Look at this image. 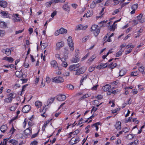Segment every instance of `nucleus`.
Here are the masks:
<instances>
[{
  "label": "nucleus",
  "mask_w": 145,
  "mask_h": 145,
  "mask_svg": "<svg viewBox=\"0 0 145 145\" xmlns=\"http://www.w3.org/2000/svg\"><path fill=\"white\" fill-rule=\"evenodd\" d=\"M80 140L79 137L77 135H75L70 140L69 143L71 145L75 144L78 143Z\"/></svg>",
  "instance_id": "f257e3e1"
},
{
  "label": "nucleus",
  "mask_w": 145,
  "mask_h": 145,
  "mask_svg": "<svg viewBox=\"0 0 145 145\" xmlns=\"http://www.w3.org/2000/svg\"><path fill=\"white\" fill-rule=\"evenodd\" d=\"M14 94V93L13 92L7 94L8 97L4 99V102L8 103H11L12 99L15 98Z\"/></svg>",
  "instance_id": "f03ea898"
},
{
  "label": "nucleus",
  "mask_w": 145,
  "mask_h": 145,
  "mask_svg": "<svg viewBox=\"0 0 145 145\" xmlns=\"http://www.w3.org/2000/svg\"><path fill=\"white\" fill-rule=\"evenodd\" d=\"M91 31L93 32L94 35L96 37L99 33L100 29L98 27V26L96 25H93L91 27Z\"/></svg>",
  "instance_id": "7ed1b4c3"
},
{
  "label": "nucleus",
  "mask_w": 145,
  "mask_h": 145,
  "mask_svg": "<svg viewBox=\"0 0 145 145\" xmlns=\"http://www.w3.org/2000/svg\"><path fill=\"white\" fill-rule=\"evenodd\" d=\"M0 15L2 18H11V15L7 11L1 10L0 12Z\"/></svg>",
  "instance_id": "20e7f679"
},
{
  "label": "nucleus",
  "mask_w": 145,
  "mask_h": 145,
  "mask_svg": "<svg viewBox=\"0 0 145 145\" xmlns=\"http://www.w3.org/2000/svg\"><path fill=\"white\" fill-rule=\"evenodd\" d=\"M86 68L85 67H82L80 68L77 69L76 72H75V75L78 76L81 74H83L84 73L86 70Z\"/></svg>",
  "instance_id": "39448f33"
},
{
  "label": "nucleus",
  "mask_w": 145,
  "mask_h": 145,
  "mask_svg": "<svg viewBox=\"0 0 145 145\" xmlns=\"http://www.w3.org/2000/svg\"><path fill=\"white\" fill-rule=\"evenodd\" d=\"M52 81L56 83H61L63 82L64 80L63 77L58 76L54 77L52 80Z\"/></svg>",
  "instance_id": "423d86ee"
},
{
  "label": "nucleus",
  "mask_w": 145,
  "mask_h": 145,
  "mask_svg": "<svg viewBox=\"0 0 145 145\" xmlns=\"http://www.w3.org/2000/svg\"><path fill=\"white\" fill-rule=\"evenodd\" d=\"M24 133L25 138H29L32 134V128L30 127L27 128L24 131Z\"/></svg>",
  "instance_id": "0eeeda50"
},
{
  "label": "nucleus",
  "mask_w": 145,
  "mask_h": 145,
  "mask_svg": "<svg viewBox=\"0 0 145 145\" xmlns=\"http://www.w3.org/2000/svg\"><path fill=\"white\" fill-rule=\"evenodd\" d=\"M67 42L68 45L70 47V50L71 51H72L74 49V46L72 38L71 36H69L68 38Z\"/></svg>",
  "instance_id": "6e6552de"
},
{
  "label": "nucleus",
  "mask_w": 145,
  "mask_h": 145,
  "mask_svg": "<svg viewBox=\"0 0 145 145\" xmlns=\"http://www.w3.org/2000/svg\"><path fill=\"white\" fill-rule=\"evenodd\" d=\"M31 107L29 105H24L22 110V112L24 113H27L31 110Z\"/></svg>",
  "instance_id": "1a4fd4ad"
},
{
  "label": "nucleus",
  "mask_w": 145,
  "mask_h": 145,
  "mask_svg": "<svg viewBox=\"0 0 145 145\" xmlns=\"http://www.w3.org/2000/svg\"><path fill=\"white\" fill-rule=\"evenodd\" d=\"M80 66L79 63L77 64L76 65H73L70 66L69 69L71 71H73L76 72L78 68Z\"/></svg>",
  "instance_id": "9d476101"
},
{
  "label": "nucleus",
  "mask_w": 145,
  "mask_h": 145,
  "mask_svg": "<svg viewBox=\"0 0 145 145\" xmlns=\"http://www.w3.org/2000/svg\"><path fill=\"white\" fill-rule=\"evenodd\" d=\"M114 33H112L110 35H108V34H107L104 37L103 39L104 41H105V42H111L112 40L110 39V38L114 36Z\"/></svg>",
  "instance_id": "9b49d317"
},
{
  "label": "nucleus",
  "mask_w": 145,
  "mask_h": 145,
  "mask_svg": "<svg viewBox=\"0 0 145 145\" xmlns=\"http://www.w3.org/2000/svg\"><path fill=\"white\" fill-rule=\"evenodd\" d=\"M88 27L87 25L84 26L81 24H78L76 27L75 30H85Z\"/></svg>",
  "instance_id": "f8f14e48"
},
{
  "label": "nucleus",
  "mask_w": 145,
  "mask_h": 145,
  "mask_svg": "<svg viewBox=\"0 0 145 145\" xmlns=\"http://www.w3.org/2000/svg\"><path fill=\"white\" fill-rule=\"evenodd\" d=\"M12 20L14 22H20L21 20L19 17V14H14L12 15Z\"/></svg>",
  "instance_id": "ddd939ff"
},
{
  "label": "nucleus",
  "mask_w": 145,
  "mask_h": 145,
  "mask_svg": "<svg viewBox=\"0 0 145 145\" xmlns=\"http://www.w3.org/2000/svg\"><path fill=\"white\" fill-rule=\"evenodd\" d=\"M1 51L4 54H5L7 56H10L11 54V50L10 48H8L3 49L1 50Z\"/></svg>",
  "instance_id": "4468645a"
},
{
  "label": "nucleus",
  "mask_w": 145,
  "mask_h": 145,
  "mask_svg": "<svg viewBox=\"0 0 145 145\" xmlns=\"http://www.w3.org/2000/svg\"><path fill=\"white\" fill-rule=\"evenodd\" d=\"M66 98V97L64 95L59 94L57 95V99L59 101H63L65 100Z\"/></svg>",
  "instance_id": "2eb2a0df"
},
{
  "label": "nucleus",
  "mask_w": 145,
  "mask_h": 145,
  "mask_svg": "<svg viewBox=\"0 0 145 145\" xmlns=\"http://www.w3.org/2000/svg\"><path fill=\"white\" fill-rule=\"evenodd\" d=\"M67 58L63 57L61 58V61H62L61 65L64 67L66 68L68 66V64L66 62Z\"/></svg>",
  "instance_id": "dca6fc26"
},
{
  "label": "nucleus",
  "mask_w": 145,
  "mask_h": 145,
  "mask_svg": "<svg viewBox=\"0 0 145 145\" xmlns=\"http://www.w3.org/2000/svg\"><path fill=\"white\" fill-rule=\"evenodd\" d=\"M8 3L7 1L5 0L0 1V6L1 7L6 8L8 6Z\"/></svg>",
  "instance_id": "f3484780"
},
{
  "label": "nucleus",
  "mask_w": 145,
  "mask_h": 145,
  "mask_svg": "<svg viewBox=\"0 0 145 145\" xmlns=\"http://www.w3.org/2000/svg\"><path fill=\"white\" fill-rule=\"evenodd\" d=\"M138 5L137 3L131 6V9L132 10L131 11L130 13L131 14H134L135 13L136 10L138 8Z\"/></svg>",
  "instance_id": "a211bd4d"
},
{
  "label": "nucleus",
  "mask_w": 145,
  "mask_h": 145,
  "mask_svg": "<svg viewBox=\"0 0 145 145\" xmlns=\"http://www.w3.org/2000/svg\"><path fill=\"white\" fill-rule=\"evenodd\" d=\"M8 128V127L7 125H3L1 126L0 130L2 133H4L7 131Z\"/></svg>",
  "instance_id": "6ab92c4d"
},
{
  "label": "nucleus",
  "mask_w": 145,
  "mask_h": 145,
  "mask_svg": "<svg viewBox=\"0 0 145 145\" xmlns=\"http://www.w3.org/2000/svg\"><path fill=\"white\" fill-rule=\"evenodd\" d=\"M64 45V42L62 41L57 42L56 44V49L57 50H59L60 48L63 47Z\"/></svg>",
  "instance_id": "aec40b11"
},
{
  "label": "nucleus",
  "mask_w": 145,
  "mask_h": 145,
  "mask_svg": "<svg viewBox=\"0 0 145 145\" xmlns=\"http://www.w3.org/2000/svg\"><path fill=\"white\" fill-rule=\"evenodd\" d=\"M68 3H66L63 6V9L67 12H69L70 10V7L68 5Z\"/></svg>",
  "instance_id": "412c9836"
},
{
  "label": "nucleus",
  "mask_w": 145,
  "mask_h": 145,
  "mask_svg": "<svg viewBox=\"0 0 145 145\" xmlns=\"http://www.w3.org/2000/svg\"><path fill=\"white\" fill-rule=\"evenodd\" d=\"M46 106H43L42 109H40V112L41 114V116L42 117H44L45 116H46V115H45V113L46 112Z\"/></svg>",
  "instance_id": "4be33fe9"
},
{
  "label": "nucleus",
  "mask_w": 145,
  "mask_h": 145,
  "mask_svg": "<svg viewBox=\"0 0 145 145\" xmlns=\"http://www.w3.org/2000/svg\"><path fill=\"white\" fill-rule=\"evenodd\" d=\"M115 128L118 130H120L121 129V123L120 121H117L114 125Z\"/></svg>",
  "instance_id": "5701e85b"
},
{
  "label": "nucleus",
  "mask_w": 145,
  "mask_h": 145,
  "mask_svg": "<svg viewBox=\"0 0 145 145\" xmlns=\"http://www.w3.org/2000/svg\"><path fill=\"white\" fill-rule=\"evenodd\" d=\"M3 60L7 61L9 62L12 63L14 60V59L11 57L5 56L3 58Z\"/></svg>",
  "instance_id": "b1692460"
},
{
  "label": "nucleus",
  "mask_w": 145,
  "mask_h": 145,
  "mask_svg": "<svg viewBox=\"0 0 145 145\" xmlns=\"http://www.w3.org/2000/svg\"><path fill=\"white\" fill-rule=\"evenodd\" d=\"M111 86L109 84H106L103 87V90L104 91L106 92L110 90L111 88Z\"/></svg>",
  "instance_id": "393cba45"
},
{
  "label": "nucleus",
  "mask_w": 145,
  "mask_h": 145,
  "mask_svg": "<svg viewBox=\"0 0 145 145\" xmlns=\"http://www.w3.org/2000/svg\"><path fill=\"white\" fill-rule=\"evenodd\" d=\"M50 64L52 67L54 68H56L58 67V64L57 61L53 60L51 61Z\"/></svg>",
  "instance_id": "a878e982"
},
{
  "label": "nucleus",
  "mask_w": 145,
  "mask_h": 145,
  "mask_svg": "<svg viewBox=\"0 0 145 145\" xmlns=\"http://www.w3.org/2000/svg\"><path fill=\"white\" fill-rule=\"evenodd\" d=\"M101 125V123L100 122H98L97 123H95L91 125V126L92 127L94 126L96 128V130L97 131L99 129V125Z\"/></svg>",
  "instance_id": "bb28decb"
},
{
  "label": "nucleus",
  "mask_w": 145,
  "mask_h": 145,
  "mask_svg": "<svg viewBox=\"0 0 145 145\" xmlns=\"http://www.w3.org/2000/svg\"><path fill=\"white\" fill-rule=\"evenodd\" d=\"M8 142L13 145H17L18 143V141L14 139H12L8 141Z\"/></svg>",
  "instance_id": "cd10ccee"
},
{
  "label": "nucleus",
  "mask_w": 145,
  "mask_h": 145,
  "mask_svg": "<svg viewBox=\"0 0 145 145\" xmlns=\"http://www.w3.org/2000/svg\"><path fill=\"white\" fill-rule=\"evenodd\" d=\"M42 105V103L39 101H37L35 103V105L37 108H40Z\"/></svg>",
  "instance_id": "c85d7f7f"
},
{
  "label": "nucleus",
  "mask_w": 145,
  "mask_h": 145,
  "mask_svg": "<svg viewBox=\"0 0 145 145\" xmlns=\"http://www.w3.org/2000/svg\"><path fill=\"white\" fill-rule=\"evenodd\" d=\"M124 51V50L120 49V50L116 54L115 56L117 57L121 56L122 55V53Z\"/></svg>",
  "instance_id": "c756f323"
},
{
  "label": "nucleus",
  "mask_w": 145,
  "mask_h": 145,
  "mask_svg": "<svg viewBox=\"0 0 145 145\" xmlns=\"http://www.w3.org/2000/svg\"><path fill=\"white\" fill-rule=\"evenodd\" d=\"M59 32H60V34H66L67 33V30L61 27L59 29Z\"/></svg>",
  "instance_id": "7c9ffc66"
},
{
  "label": "nucleus",
  "mask_w": 145,
  "mask_h": 145,
  "mask_svg": "<svg viewBox=\"0 0 145 145\" xmlns=\"http://www.w3.org/2000/svg\"><path fill=\"white\" fill-rule=\"evenodd\" d=\"M87 75L84 74V75L82 76L80 81V85H83L82 83L83 82L84 80H86L87 77Z\"/></svg>",
  "instance_id": "2f4dec72"
},
{
  "label": "nucleus",
  "mask_w": 145,
  "mask_h": 145,
  "mask_svg": "<svg viewBox=\"0 0 145 145\" xmlns=\"http://www.w3.org/2000/svg\"><path fill=\"white\" fill-rule=\"evenodd\" d=\"M16 130L14 128L13 124H12V127L9 131V132L10 133L11 135H12L16 131Z\"/></svg>",
  "instance_id": "473e14b6"
},
{
  "label": "nucleus",
  "mask_w": 145,
  "mask_h": 145,
  "mask_svg": "<svg viewBox=\"0 0 145 145\" xmlns=\"http://www.w3.org/2000/svg\"><path fill=\"white\" fill-rule=\"evenodd\" d=\"M10 138L4 139L3 140V142L2 141L0 143V145H7V142L8 140Z\"/></svg>",
  "instance_id": "72a5a7b5"
},
{
  "label": "nucleus",
  "mask_w": 145,
  "mask_h": 145,
  "mask_svg": "<svg viewBox=\"0 0 145 145\" xmlns=\"http://www.w3.org/2000/svg\"><path fill=\"white\" fill-rule=\"evenodd\" d=\"M16 137L18 139H20L23 138L24 136L23 133H19L16 135Z\"/></svg>",
  "instance_id": "f704fd0d"
},
{
  "label": "nucleus",
  "mask_w": 145,
  "mask_h": 145,
  "mask_svg": "<svg viewBox=\"0 0 145 145\" xmlns=\"http://www.w3.org/2000/svg\"><path fill=\"white\" fill-rule=\"evenodd\" d=\"M7 26L6 23L4 22H0V27L1 28H5Z\"/></svg>",
  "instance_id": "c9c22d12"
},
{
  "label": "nucleus",
  "mask_w": 145,
  "mask_h": 145,
  "mask_svg": "<svg viewBox=\"0 0 145 145\" xmlns=\"http://www.w3.org/2000/svg\"><path fill=\"white\" fill-rule=\"evenodd\" d=\"M76 131L74 132H71L68 133V134L67 135V138L68 139H69L71 138L73 136L72 135H75V133H75V132Z\"/></svg>",
  "instance_id": "e433bc0d"
},
{
  "label": "nucleus",
  "mask_w": 145,
  "mask_h": 145,
  "mask_svg": "<svg viewBox=\"0 0 145 145\" xmlns=\"http://www.w3.org/2000/svg\"><path fill=\"white\" fill-rule=\"evenodd\" d=\"M104 8H102L101 11H100V13L99 14H100V16H96V18L97 19H98L99 18H102L103 17V14H102V13L104 12Z\"/></svg>",
  "instance_id": "4c0bfd02"
},
{
  "label": "nucleus",
  "mask_w": 145,
  "mask_h": 145,
  "mask_svg": "<svg viewBox=\"0 0 145 145\" xmlns=\"http://www.w3.org/2000/svg\"><path fill=\"white\" fill-rule=\"evenodd\" d=\"M135 137V136L132 134L128 135L126 137V138L129 140H131Z\"/></svg>",
  "instance_id": "58836bf2"
},
{
  "label": "nucleus",
  "mask_w": 145,
  "mask_h": 145,
  "mask_svg": "<svg viewBox=\"0 0 145 145\" xmlns=\"http://www.w3.org/2000/svg\"><path fill=\"white\" fill-rule=\"evenodd\" d=\"M16 76L19 78L21 76H23V74L21 72H20L19 71H16L15 72Z\"/></svg>",
  "instance_id": "ea45409f"
},
{
  "label": "nucleus",
  "mask_w": 145,
  "mask_h": 145,
  "mask_svg": "<svg viewBox=\"0 0 145 145\" xmlns=\"http://www.w3.org/2000/svg\"><path fill=\"white\" fill-rule=\"evenodd\" d=\"M32 118H29V121H28V124L29 126L30 127L33 126L34 124V122L32 120H31Z\"/></svg>",
  "instance_id": "a19ab883"
},
{
  "label": "nucleus",
  "mask_w": 145,
  "mask_h": 145,
  "mask_svg": "<svg viewBox=\"0 0 145 145\" xmlns=\"http://www.w3.org/2000/svg\"><path fill=\"white\" fill-rule=\"evenodd\" d=\"M53 2H52L51 0L50 1L46 3L45 4V5L47 8L50 7L51 5L53 4Z\"/></svg>",
  "instance_id": "79ce46f5"
},
{
  "label": "nucleus",
  "mask_w": 145,
  "mask_h": 145,
  "mask_svg": "<svg viewBox=\"0 0 145 145\" xmlns=\"http://www.w3.org/2000/svg\"><path fill=\"white\" fill-rule=\"evenodd\" d=\"M18 118V116H16L13 117L9 121V124H10L11 123H12V122L15 120L16 119Z\"/></svg>",
  "instance_id": "37998d69"
},
{
  "label": "nucleus",
  "mask_w": 145,
  "mask_h": 145,
  "mask_svg": "<svg viewBox=\"0 0 145 145\" xmlns=\"http://www.w3.org/2000/svg\"><path fill=\"white\" fill-rule=\"evenodd\" d=\"M119 73V76H122L125 75V72L124 69H122L120 71Z\"/></svg>",
  "instance_id": "c03bdc74"
},
{
  "label": "nucleus",
  "mask_w": 145,
  "mask_h": 145,
  "mask_svg": "<svg viewBox=\"0 0 145 145\" xmlns=\"http://www.w3.org/2000/svg\"><path fill=\"white\" fill-rule=\"evenodd\" d=\"M96 3L95 2L93 1L90 5V8H93L96 6Z\"/></svg>",
  "instance_id": "a18cd8bd"
},
{
  "label": "nucleus",
  "mask_w": 145,
  "mask_h": 145,
  "mask_svg": "<svg viewBox=\"0 0 145 145\" xmlns=\"http://www.w3.org/2000/svg\"><path fill=\"white\" fill-rule=\"evenodd\" d=\"M139 71L141 72L142 74H144L145 73V72H144V67L143 66H141L140 67L138 68Z\"/></svg>",
  "instance_id": "49530a36"
},
{
  "label": "nucleus",
  "mask_w": 145,
  "mask_h": 145,
  "mask_svg": "<svg viewBox=\"0 0 145 145\" xmlns=\"http://www.w3.org/2000/svg\"><path fill=\"white\" fill-rule=\"evenodd\" d=\"M138 74L139 73L137 71H134L132 72H131V75L133 76H136L138 75Z\"/></svg>",
  "instance_id": "de8ad7c7"
},
{
  "label": "nucleus",
  "mask_w": 145,
  "mask_h": 145,
  "mask_svg": "<svg viewBox=\"0 0 145 145\" xmlns=\"http://www.w3.org/2000/svg\"><path fill=\"white\" fill-rule=\"evenodd\" d=\"M92 15V13L90 10H88L86 14V16L88 18L90 17Z\"/></svg>",
  "instance_id": "09e8293b"
},
{
  "label": "nucleus",
  "mask_w": 145,
  "mask_h": 145,
  "mask_svg": "<svg viewBox=\"0 0 145 145\" xmlns=\"http://www.w3.org/2000/svg\"><path fill=\"white\" fill-rule=\"evenodd\" d=\"M96 55L95 54H94V55H93L91 57H90L88 60V61L89 62H91L93 61L94 59H95L96 57Z\"/></svg>",
  "instance_id": "8fccbe9b"
},
{
  "label": "nucleus",
  "mask_w": 145,
  "mask_h": 145,
  "mask_svg": "<svg viewBox=\"0 0 145 145\" xmlns=\"http://www.w3.org/2000/svg\"><path fill=\"white\" fill-rule=\"evenodd\" d=\"M93 105L95 106H96L97 107H98L101 104V103L99 104V102L98 100H95L93 101Z\"/></svg>",
  "instance_id": "3c124183"
},
{
  "label": "nucleus",
  "mask_w": 145,
  "mask_h": 145,
  "mask_svg": "<svg viewBox=\"0 0 145 145\" xmlns=\"http://www.w3.org/2000/svg\"><path fill=\"white\" fill-rule=\"evenodd\" d=\"M113 63H111L110 65V68L112 69L115 67L117 65V63H115L113 65L112 64Z\"/></svg>",
  "instance_id": "603ef678"
},
{
  "label": "nucleus",
  "mask_w": 145,
  "mask_h": 145,
  "mask_svg": "<svg viewBox=\"0 0 145 145\" xmlns=\"http://www.w3.org/2000/svg\"><path fill=\"white\" fill-rule=\"evenodd\" d=\"M132 22V24L134 26H135L138 24V20H133Z\"/></svg>",
  "instance_id": "864d4df0"
},
{
  "label": "nucleus",
  "mask_w": 145,
  "mask_h": 145,
  "mask_svg": "<svg viewBox=\"0 0 145 145\" xmlns=\"http://www.w3.org/2000/svg\"><path fill=\"white\" fill-rule=\"evenodd\" d=\"M89 96L88 94H85L82 97H81L80 98V100H83L85 98H88Z\"/></svg>",
  "instance_id": "5fc2aeb1"
},
{
  "label": "nucleus",
  "mask_w": 145,
  "mask_h": 145,
  "mask_svg": "<svg viewBox=\"0 0 145 145\" xmlns=\"http://www.w3.org/2000/svg\"><path fill=\"white\" fill-rule=\"evenodd\" d=\"M67 87L70 90H72L73 89L74 86L71 84H68L67 86Z\"/></svg>",
  "instance_id": "6e6d98bb"
},
{
  "label": "nucleus",
  "mask_w": 145,
  "mask_h": 145,
  "mask_svg": "<svg viewBox=\"0 0 145 145\" xmlns=\"http://www.w3.org/2000/svg\"><path fill=\"white\" fill-rule=\"evenodd\" d=\"M129 128L127 127H125L123 129V132L125 133H127L129 131Z\"/></svg>",
  "instance_id": "4d7b16f0"
},
{
  "label": "nucleus",
  "mask_w": 145,
  "mask_h": 145,
  "mask_svg": "<svg viewBox=\"0 0 145 145\" xmlns=\"http://www.w3.org/2000/svg\"><path fill=\"white\" fill-rule=\"evenodd\" d=\"M52 119H51L50 120H47L46 122H45L44 124L43 125H44V126H46V127L48 125V124L51 121Z\"/></svg>",
  "instance_id": "13d9d810"
},
{
  "label": "nucleus",
  "mask_w": 145,
  "mask_h": 145,
  "mask_svg": "<svg viewBox=\"0 0 145 145\" xmlns=\"http://www.w3.org/2000/svg\"><path fill=\"white\" fill-rule=\"evenodd\" d=\"M5 34V31L0 30V36L3 37L4 36Z\"/></svg>",
  "instance_id": "bf43d9fd"
},
{
  "label": "nucleus",
  "mask_w": 145,
  "mask_h": 145,
  "mask_svg": "<svg viewBox=\"0 0 145 145\" xmlns=\"http://www.w3.org/2000/svg\"><path fill=\"white\" fill-rule=\"evenodd\" d=\"M114 24L112 25L110 27V30H112L114 31L116 28V25H114Z\"/></svg>",
  "instance_id": "052dcab7"
},
{
  "label": "nucleus",
  "mask_w": 145,
  "mask_h": 145,
  "mask_svg": "<svg viewBox=\"0 0 145 145\" xmlns=\"http://www.w3.org/2000/svg\"><path fill=\"white\" fill-rule=\"evenodd\" d=\"M77 56H76L75 58L73 59V62L74 63H76L79 61V58L77 57Z\"/></svg>",
  "instance_id": "680f3d73"
},
{
  "label": "nucleus",
  "mask_w": 145,
  "mask_h": 145,
  "mask_svg": "<svg viewBox=\"0 0 145 145\" xmlns=\"http://www.w3.org/2000/svg\"><path fill=\"white\" fill-rule=\"evenodd\" d=\"M28 85V84H26L22 87V90L21 91V93H22V92H24V91H25V89L26 88L27 86Z\"/></svg>",
  "instance_id": "e2e57ef3"
},
{
  "label": "nucleus",
  "mask_w": 145,
  "mask_h": 145,
  "mask_svg": "<svg viewBox=\"0 0 145 145\" xmlns=\"http://www.w3.org/2000/svg\"><path fill=\"white\" fill-rule=\"evenodd\" d=\"M57 13V11L56 10L54 11L52 14L51 15V16L52 18L54 17L56 14Z\"/></svg>",
  "instance_id": "0e129e2a"
},
{
  "label": "nucleus",
  "mask_w": 145,
  "mask_h": 145,
  "mask_svg": "<svg viewBox=\"0 0 145 145\" xmlns=\"http://www.w3.org/2000/svg\"><path fill=\"white\" fill-rule=\"evenodd\" d=\"M46 82L47 83H49L51 81V80L50 77L47 76L46 78Z\"/></svg>",
  "instance_id": "69168bd1"
},
{
  "label": "nucleus",
  "mask_w": 145,
  "mask_h": 145,
  "mask_svg": "<svg viewBox=\"0 0 145 145\" xmlns=\"http://www.w3.org/2000/svg\"><path fill=\"white\" fill-rule=\"evenodd\" d=\"M71 6L74 9H76L78 7V5L76 3L72 4Z\"/></svg>",
  "instance_id": "338daca9"
},
{
  "label": "nucleus",
  "mask_w": 145,
  "mask_h": 145,
  "mask_svg": "<svg viewBox=\"0 0 145 145\" xmlns=\"http://www.w3.org/2000/svg\"><path fill=\"white\" fill-rule=\"evenodd\" d=\"M38 144V142L36 140H34L30 144V145H37Z\"/></svg>",
  "instance_id": "774afa93"
}]
</instances>
